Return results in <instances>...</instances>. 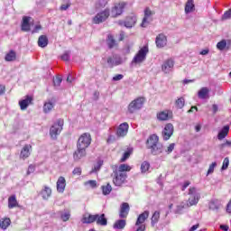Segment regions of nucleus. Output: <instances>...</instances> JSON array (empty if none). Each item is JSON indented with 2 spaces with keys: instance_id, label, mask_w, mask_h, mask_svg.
Here are the masks:
<instances>
[{
  "instance_id": "50",
  "label": "nucleus",
  "mask_w": 231,
  "mask_h": 231,
  "mask_svg": "<svg viewBox=\"0 0 231 231\" xmlns=\"http://www.w3.org/2000/svg\"><path fill=\"white\" fill-rule=\"evenodd\" d=\"M216 167H217V162H212L209 165V168H208V172H207V176H208L210 174H213L214 170L216 169Z\"/></svg>"
},
{
  "instance_id": "26",
  "label": "nucleus",
  "mask_w": 231,
  "mask_h": 231,
  "mask_svg": "<svg viewBox=\"0 0 231 231\" xmlns=\"http://www.w3.org/2000/svg\"><path fill=\"white\" fill-rule=\"evenodd\" d=\"M40 196L42 199L48 200L51 198V188L48 186H44L43 189L40 192Z\"/></svg>"
},
{
  "instance_id": "60",
  "label": "nucleus",
  "mask_w": 231,
  "mask_h": 231,
  "mask_svg": "<svg viewBox=\"0 0 231 231\" xmlns=\"http://www.w3.org/2000/svg\"><path fill=\"white\" fill-rule=\"evenodd\" d=\"M69 6H71V3L68 2L67 4H63L60 5V10H68V8H69Z\"/></svg>"
},
{
  "instance_id": "10",
  "label": "nucleus",
  "mask_w": 231,
  "mask_h": 231,
  "mask_svg": "<svg viewBox=\"0 0 231 231\" xmlns=\"http://www.w3.org/2000/svg\"><path fill=\"white\" fill-rule=\"evenodd\" d=\"M173 116L171 110H162L157 113V120L159 122H167L168 120H171Z\"/></svg>"
},
{
  "instance_id": "11",
  "label": "nucleus",
  "mask_w": 231,
  "mask_h": 231,
  "mask_svg": "<svg viewBox=\"0 0 231 231\" xmlns=\"http://www.w3.org/2000/svg\"><path fill=\"white\" fill-rule=\"evenodd\" d=\"M125 8V3L124 2L116 4L111 11L112 17H118V15H122L124 14Z\"/></svg>"
},
{
  "instance_id": "19",
  "label": "nucleus",
  "mask_w": 231,
  "mask_h": 231,
  "mask_svg": "<svg viewBox=\"0 0 231 231\" xmlns=\"http://www.w3.org/2000/svg\"><path fill=\"white\" fill-rule=\"evenodd\" d=\"M155 44L157 48H165L167 46V36L163 33L159 34L155 39Z\"/></svg>"
},
{
  "instance_id": "48",
  "label": "nucleus",
  "mask_w": 231,
  "mask_h": 231,
  "mask_svg": "<svg viewBox=\"0 0 231 231\" xmlns=\"http://www.w3.org/2000/svg\"><path fill=\"white\" fill-rule=\"evenodd\" d=\"M131 154H133V149L129 148L126 152H124L123 157L121 158V162H125V160L129 159Z\"/></svg>"
},
{
  "instance_id": "53",
  "label": "nucleus",
  "mask_w": 231,
  "mask_h": 231,
  "mask_svg": "<svg viewBox=\"0 0 231 231\" xmlns=\"http://www.w3.org/2000/svg\"><path fill=\"white\" fill-rule=\"evenodd\" d=\"M227 19H231V9L226 11L223 15H222V20L226 21Z\"/></svg>"
},
{
  "instance_id": "51",
  "label": "nucleus",
  "mask_w": 231,
  "mask_h": 231,
  "mask_svg": "<svg viewBox=\"0 0 231 231\" xmlns=\"http://www.w3.org/2000/svg\"><path fill=\"white\" fill-rule=\"evenodd\" d=\"M228 165H230V160L228 159V157H226L223 161V164H222V171H226V169H228Z\"/></svg>"
},
{
  "instance_id": "5",
  "label": "nucleus",
  "mask_w": 231,
  "mask_h": 231,
  "mask_svg": "<svg viewBox=\"0 0 231 231\" xmlns=\"http://www.w3.org/2000/svg\"><path fill=\"white\" fill-rule=\"evenodd\" d=\"M145 99L143 97H138L133 100L128 106V112L133 114L136 113V111L140 110L141 107H143V103Z\"/></svg>"
},
{
  "instance_id": "44",
  "label": "nucleus",
  "mask_w": 231,
  "mask_h": 231,
  "mask_svg": "<svg viewBox=\"0 0 231 231\" xmlns=\"http://www.w3.org/2000/svg\"><path fill=\"white\" fill-rule=\"evenodd\" d=\"M103 165H104V161L97 160V163L94 165V169L91 171V173L98 172V171H100Z\"/></svg>"
},
{
  "instance_id": "35",
  "label": "nucleus",
  "mask_w": 231,
  "mask_h": 231,
  "mask_svg": "<svg viewBox=\"0 0 231 231\" xmlns=\"http://www.w3.org/2000/svg\"><path fill=\"white\" fill-rule=\"evenodd\" d=\"M150 149H151L152 154H153L154 156H156L158 154H162V152H163V145H162L160 143L155 145V147H152Z\"/></svg>"
},
{
  "instance_id": "6",
  "label": "nucleus",
  "mask_w": 231,
  "mask_h": 231,
  "mask_svg": "<svg viewBox=\"0 0 231 231\" xmlns=\"http://www.w3.org/2000/svg\"><path fill=\"white\" fill-rule=\"evenodd\" d=\"M110 14L111 11L109 10V8H106L105 10L97 13V15L93 18L94 24H100V23L107 21Z\"/></svg>"
},
{
  "instance_id": "43",
  "label": "nucleus",
  "mask_w": 231,
  "mask_h": 231,
  "mask_svg": "<svg viewBox=\"0 0 231 231\" xmlns=\"http://www.w3.org/2000/svg\"><path fill=\"white\" fill-rule=\"evenodd\" d=\"M175 106H176V107H178V109H183V107L185 106V98L179 97L175 101Z\"/></svg>"
},
{
  "instance_id": "57",
  "label": "nucleus",
  "mask_w": 231,
  "mask_h": 231,
  "mask_svg": "<svg viewBox=\"0 0 231 231\" xmlns=\"http://www.w3.org/2000/svg\"><path fill=\"white\" fill-rule=\"evenodd\" d=\"M42 30V26L41 24H37L34 26V28L32 31V33H39Z\"/></svg>"
},
{
  "instance_id": "18",
  "label": "nucleus",
  "mask_w": 231,
  "mask_h": 231,
  "mask_svg": "<svg viewBox=\"0 0 231 231\" xmlns=\"http://www.w3.org/2000/svg\"><path fill=\"white\" fill-rule=\"evenodd\" d=\"M149 210H145L144 212L141 213L137 217L135 226H142V225H145V221L149 219Z\"/></svg>"
},
{
  "instance_id": "52",
  "label": "nucleus",
  "mask_w": 231,
  "mask_h": 231,
  "mask_svg": "<svg viewBox=\"0 0 231 231\" xmlns=\"http://www.w3.org/2000/svg\"><path fill=\"white\" fill-rule=\"evenodd\" d=\"M174 147H176V144L174 143H171L166 149L165 152L166 154H171L174 151Z\"/></svg>"
},
{
  "instance_id": "13",
  "label": "nucleus",
  "mask_w": 231,
  "mask_h": 231,
  "mask_svg": "<svg viewBox=\"0 0 231 231\" xmlns=\"http://www.w3.org/2000/svg\"><path fill=\"white\" fill-rule=\"evenodd\" d=\"M152 11H151V9L149 7H146L144 9V17L143 19V22L141 23L142 28H146L147 24H149V23H151V21H152Z\"/></svg>"
},
{
  "instance_id": "8",
  "label": "nucleus",
  "mask_w": 231,
  "mask_h": 231,
  "mask_svg": "<svg viewBox=\"0 0 231 231\" xmlns=\"http://www.w3.org/2000/svg\"><path fill=\"white\" fill-rule=\"evenodd\" d=\"M136 15L131 14L126 17L125 21L119 20L117 24H119V26H125V28H133V26L136 24Z\"/></svg>"
},
{
  "instance_id": "38",
  "label": "nucleus",
  "mask_w": 231,
  "mask_h": 231,
  "mask_svg": "<svg viewBox=\"0 0 231 231\" xmlns=\"http://www.w3.org/2000/svg\"><path fill=\"white\" fill-rule=\"evenodd\" d=\"M151 221L152 226H155V225L158 224V221H160V211H155L152 214Z\"/></svg>"
},
{
  "instance_id": "25",
  "label": "nucleus",
  "mask_w": 231,
  "mask_h": 231,
  "mask_svg": "<svg viewBox=\"0 0 231 231\" xmlns=\"http://www.w3.org/2000/svg\"><path fill=\"white\" fill-rule=\"evenodd\" d=\"M84 156H86V148L77 147V151L73 155L75 162H79V160H81Z\"/></svg>"
},
{
  "instance_id": "58",
  "label": "nucleus",
  "mask_w": 231,
  "mask_h": 231,
  "mask_svg": "<svg viewBox=\"0 0 231 231\" xmlns=\"http://www.w3.org/2000/svg\"><path fill=\"white\" fill-rule=\"evenodd\" d=\"M122 79H124V75L123 74H117V75L113 77L112 80H113V82H118V80H122Z\"/></svg>"
},
{
  "instance_id": "28",
  "label": "nucleus",
  "mask_w": 231,
  "mask_h": 231,
  "mask_svg": "<svg viewBox=\"0 0 231 231\" xmlns=\"http://www.w3.org/2000/svg\"><path fill=\"white\" fill-rule=\"evenodd\" d=\"M210 93V89L208 88L204 87L201 88L198 92V97L200 98V100H206V98H208Z\"/></svg>"
},
{
  "instance_id": "2",
  "label": "nucleus",
  "mask_w": 231,
  "mask_h": 231,
  "mask_svg": "<svg viewBox=\"0 0 231 231\" xmlns=\"http://www.w3.org/2000/svg\"><path fill=\"white\" fill-rule=\"evenodd\" d=\"M188 194L189 198L188 199L187 206L193 207V205H198L199 199H201V195L199 192H198V189H196V187L189 188Z\"/></svg>"
},
{
  "instance_id": "23",
  "label": "nucleus",
  "mask_w": 231,
  "mask_h": 231,
  "mask_svg": "<svg viewBox=\"0 0 231 231\" xmlns=\"http://www.w3.org/2000/svg\"><path fill=\"white\" fill-rule=\"evenodd\" d=\"M31 151H32V145L30 144H25L20 153V158L22 160H26V158L30 157L31 154Z\"/></svg>"
},
{
  "instance_id": "12",
  "label": "nucleus",
  "mask_w": 231,
  "mask_h": 231,
  "mask_svg": "<svg viewBox=\"0 0 231 231\" xmlns=\"http://www.w3.org/2000/svg\"><path fill=\"white\" fill-rule=\"evenodd\" d=\"M127 133H129V124L123 123L119 125L116 130V136L118 138H124V136H127Z\"/></svg>"
},
{
  "instance_id": "56",
  "label": "nucleus",
  "mask_w": 231,
  "mask_h": 231,
  "mask_svg": "<svg viewBox=\"0 0 231 231\" xmlns=\"http://www.w3.org/2000/svg\"><path fill=\"white\" fill-rule=\"evenodd\" d=\"M225 147H231V141H226V143L219 145V149L223 151Z\"/></svg>"
},
{
  "instance_id": "36",
  "label": "nucleus",
  "mask_w": 231,
  "mask_h": 231,
  "mask_svg": "<svg viewBox=\"0 0 231 231\" xmlns=\"http://www.w3.org/2000/svg\"><path fill=\"white\" fill-rule=\"evenodd\" d=\"M106 44L108 46V48L111 50L113 48H115V46H116V41L115 40V38L113 37V35L109 34L107 36L106 39Z\"/></svg>"
},
{
  "instance_id": "7",
  "label": "nucleus",
  "mask_w": 231,
  "mask_h": 231,
  "mask_svg": "<svg viewBox=\"0 0 231 231\" xmlns=\"http://www.w3.org/2000/svg\"><path fill=\"white\" fill-rule=\"evenodd\" d=\"M89 145H91V134H89L88 133L81 134L78 140L77 147L88 149Z\"/></svg>"
},
{
  "instance_id": "14",
  "label": "nucleus",
  "mask_w": 231,
  "mask_h": 231,
  "mask_svg": "<svg viewBox=\"0 0 231 231\" xmlns=\"http://www.w3.org/2000/svg\"><path fill=\"white\" fill-rule=\"evenodd\" d=\"M32 102H33V97L27 95L24 97L23 99H21L18 104L20 106V109L22 111H25V109H28V106H31Z\"/></svg>"
},
{
  "instance_id": "45",
  "label": "nucleus",
  "mask_w": 231,
  "mask_h": 231,
  "mask_svg": "<svg viewBox=\"0 0 231 231\" xmlns=\"http://www.w3.org/2000/svg\"><path fill=\"white\" fill-rule=\"evenodd\" d=\"M53 106H54V105L51 101L46 102L43 105V112L44 113H50V111H51V109H53Z\"/></svg>"
},
{
  "instance_id": "55",
  "label": "nucleus",
  "mask_w": 231,
  "mask_h": 231,
  "mask_svg": "<svg viewBox=\"0 0 231 231\" xmlns=\"http://www.w3.org/2000/svg\"><path fill=\"white\" fill-rule=\"evenodd\" d=\"M53 84H54V86H60V84H62V78H60V77H56V78L53 79Z\"/></svg>"
},
{
  "instance_id": "62",
  "label": "nucleus",
  "mask_w": 231,
  "mask_h": 231,
  "mask_svg": "<svg viewBox=\"0 0 231 231\" xmlns=\"http://www.w3.org/2000/svg\"><path fill=\"white\" fill-rule=\"evenodd\" d=\"M33 172H35V166H33V165L31 164V165L28 167L27 174L30 175V174H32V173H33Z\"/></svg>"
},
{
  "instance_id": "16",
  "label": "nucleus",
  "mask_w": 231,
  "mask_h": 231,
  "mask_svg": "<svg viewBox=\"0 0 231 231\" xmlns=\"http://www.w3.org/2000/svg\"><path fill=\"white\" fill-rule=\"evenodd\" d=\"M162 69L164 73H171L174 69V60H166L162 66Z\"/></svg>"
},
{
  "instance_id": "4",
  "label": "nucleus",
  "mask_w": 231,
  "mask_h": 231,
  "mask_svg": "<svg viewBox=\"0 0 231 231\" xmlns=\"http://www.w3.org/2000/svg\"><path fill=\"white\" fill-rule=\"evenodd\" d=\"M64 119H58L50 129V135L52 140H57V136L62 132Z\"/></svg>"
},
{
  "instance_id": "3",
  "label": "nucleus",
  "mask_w": 231,
  "mask_h": 231,
  "mask_svg": "<svg viewBox=\"0 0 231 231\" xmlns=\"http://www.w3.org/2000/svg\"><path fill=\"white\" fill-rule=\"evenodd\" d=\"M111 176L113 178V183L116 187H122L127 180V172L116 171V170H114Z\"/></svg>"
},
{
  "instance_id": "33",
  "label": "nucleus",
  "mask_w": 231,
  "mask_h": 231,
  "mask_svg": "<svg viewBox=\"0 0 231 231\" xmlns=\"http://www.w3.org/2000/svg\"><path fill=\"white\" fill-rule=\"evenodd\" d=\"M48 36L41 35L38 39V46L40 48H46L48 46Z\"/></svg>"
},
{
  "instance_id": "41",
  "label": "nucleus",
  "mask_w": 231,
  "mask_h": 231,
  "mask_svg": "<svg viewBox=\"0 0 231 231\" xmlns=\"http://www.w3.org/2000/svg\"><path fill=\"white\" fill-rule=\"evenodd\" d=\"M101 189L104 196H109V194H111V190H113V187H111V184L109 183L106 186H102Z\"/></svg>"
},
{
  "instance_id": "47",
  "label": "nucleus",
  "mask_w": 231,
  "mask_h": 231,
  "mask_svg": "<svg viewBox=\"0 0 231 231\" xmlns=\"http://www.w3.org/2000/svg\"><path fill=\"white\" fill-rule=\"evenodd\" d=\"M149 169H151V164L148 162H143L141 164V172H148Z\"/></svg>"
},
{
  "instance_id": "59",
  "label": "nucleus",
  "mask_w": 231,
  "mask_h": 231,
  "mask_svg": "<svg viewBox=\"0 0 231 231\" xmlns=\"http://www.w3.org/2000/svg\"><path fill=\"white\" fill-rule=\"evenodd\" d=\"M72 174H74V176H80L82 174V169L80 168H75L72 171Z\"/></svg>"
},
{
  "instance_id": "61",
  "label": "nucleus",
  "mask_w": 231,
  "mask_h": 231,
  "mask_svg": "<svg viewBox=\"0 0 231 231\" xmlns=\"http://www.w3.org/2000/svg\"><path fill=\"white\" fill-rule=\"evenodd\" d=\"M61 60H69V52L66 51L64 54L61 55Z\"/></svg>"
},
{
  "instance_id": "29",
  "label": "nucleus",
  "mask_w": 231,
  "mask_h": 231,
  "mask_svg": "<svg viewBox=\"0 0 231 231\" xmlns=\"http://www.w3.org/2000/svg\"><path fill=\"white\" fill-rule=\"evenodd\" d=\"M196 10V5H194V0H188L186 5H185V14H192Z\"/></svg>"
},
{
  "instance_id": "9",
  "label": "nucleus",
  "mask_w": 231,
  "mask_h": 231,
  "mask_svg": "<svg viewBox=\"0 0 231 231\" xmlns=\"http://www.w3.org/2000/svg\"><path fill=\"white\" fill-rule=\"evenodd\" d=\"M174 134V125L171 123L165 125L164 129L162 131V138L167 142V140H171V136Z\"/></svg>"
},
{
  "instance_id": "64",
  "label": "nucleus",
  "mask_w": 231,
  "mask_h": 231,
  "mask_svg": "<svg viewBox=\"0 0 231 231\" xmlns=\"http://www.w3.org/2000/svg\"><path fill=\"white\" fill-rule=\"evenodd\" d=\"M189 185H190V181L187 180L185 181L183 184H182V188H181V190L184 191L187 187H189Z\"/></svg>"
},
{
  "instance_id": "46",
  "label": "nucleus",
  "mask_w": 231,
  "mask_h": 231,
  "mask_svg": "<svg viewBox=\"0 0 231 231\" xmlns=\"http://www.w3.org/2000/svg\"><path fill=\"white\" fill-rule=\"evenodd\" d=\"M61 220L66 223V221H69V218L71 217V213L69 211H65L60 214Z\"/></svg>"
},
{
  "instance_id": "15",
  "label": "nucleus",
  "mask_w": 231,
  "mask_h": 231,
  "mask_svg": "<svg viewBox=\"0 0 231 231\" xmlns=\"http://www.w3.org/2000/svg\"><path fill=\"white\" fill-rule=\"evenodd\" d=\"M107 64L110 68L120 66V64H124V60L120 56L114 55L112 58L107 59Z\"/></svg>"
},
{
  "instance_id": "49",
  "label": "nucleus",
  "mask_w": 231,
  "mask_h": 231,
  "mask_svg": "<svg viewBox=\"0 0 231 231\" xmlns=\"http://www.w3.org/2000/svg\"><path fill=\"white\" fill-rule=\"evenodd\" d=\"M217 50H220V51H223V50H225V48H226V41L222 40V41L218 42L217 44Z\"/></svg>"
},
{
  "instance_id": "34",
  "label": "nucleus",
  "mask_w": 231,
  "mask_h": 231,
  "mask_svg": "<svg viewBox=\"0 0 231 231\" xmlns=\"http://www.w3.org/2000/svg\"><path fill=\"white\" fill-rule=\"evenodd\" d=\"M15 59H17V53L14 51H10L5 57L6 62H14Z\"/></svg>"
},
{
  "instance_id": "22",
  "label": "nucleus",
  "mask_w": 231,
  "mask_h": 231,
  "mask_svg": "<svg viewBox=\"0 0 231 231\" xmlns=\"http://www.w3.org/2000/svg\"><path fill=\"white\" fill-rule=\"evenodd\" d=\"M32 21V17L30 16H23V21H22V24H21V29L22 32H30V22Z\"/></svg>"
},
{
  "instance_id": "21",
  "label": "nucleus",
  "mask_w": 231,
  "mask_h": 231,
  "mask_svg": "<svg viewBox=\"0 0 231 231\" xmlns=\"http://www.w3.org/2000/svg\"><path fill=\"white\" fill-rule=\"evenodd\" d=\"M56 187L57 192H59L60 194H63L64 190H66V179L60 176L57 180Z\"/></svg>"
},
{
  "instance_id": "39",
  "label": "nucleus",
  "mask_w": 231,
  "mask_h": 231,
  "mask_svg": "<svg viewBox=\"0 0 231 231\" xmlns=\"http://www.w3.org/2000/svg\"><path fill=\"white\" fill-rule=\"evenodd\" d=\"M108 3H109V0H97L96 2V8H97V10H100L102 8H106V6H107Z\"/></svg>"
},
{
  "instance_id": "20",
  "label": "nucleus",
  "mask_w": 231,
  "mask_h": 231,
  "mask_svg": "<svg viewBox=\"0 0 231 231\" xmlns=\"http://www.w3.org/2000/svg\"><path fill=\"white\" fill-rule=\"evenodd\" d=\"M159 137L156 134H152L149 136L148 140L146 141V146L148 149H152V147H155L156 145L160 144L158 143Z\"/></svg>"
},
{
  "instance_id": "40",
  "label": "nucleus",
  "mask_w": 231,
  "mask_h": 231,
  "mask_svg": "<svg viewBox=\"0 0 231 231\" xmlns=\"http://www.w3.org/2000/svg\"><path fill=\"white\" fill-rule=\"evenodd\" d=\"M10 223H11L10 218L1 219L0 220V228H2V230H6V228H8V226H10Z\"/></svg>"
},
{
  "instance_id": "37",
  "label": "nucleus",
  "mask_w": 231,
  "mask_h": 231,
  "mask_svg": "<svg viewBox=\"0 0 231 231\" xmlns=\"http://www.w3.org/2000/svg\"><path fill=\"white\" fill-rule=\"evenodd\" d=\"M114 171H116L117 172H127V171H131V167L127 164H121L119 166H116Z\"/></svg>"
},
{
  "instance_id": "63",
  "label": "nucleus",
  "mask_w": 231,
  "mask_h": 231,
  "mask_svg": "<svg viewBox=\"0 0 231 231\" xmlns=\"http://www.w3.org/2000/svg\"><path fill=\"white\" fill-rule=\"evenodd\" d=\"M212 111H213V115H216V113H217V111H219V106L216 104H214L212 106Z\"/></svg>"
},
{
  "instance_id": "1",
  "label": "nucleus",
  "mask_w": 231,
  "mask_h": 231,
  "mask_svg": "<svg viewBox=\"0 0 231 231\" xmlns=\"http://www.w3.org/2000/svg\"><path fill=\"white\" fill-rule=\"evenodd\" d=\"M147 53H149V47L145 45L143 48H141L134 55L131 61V66H136L138 64L145 62V60H147Z\"/></svg>"
},
{
  "instance_id": "54",
  "label": "nucleus",
  "mask_w": 231,
  "mask_h": 231,
  "mask_svg": "<svg viewBox=\"0 0 231 231\" xmlns=\"http://www.w3.org/2000/svg\"><path fill=\"white\" fill-rule=\"evenodd\" d=\"M85 185L86 186L89 185V187H91V189H95V188H97V180H88L85 182Z\"/></svg>"
},
{
  "instance_id": "31",
  "label": "nucleus",
  "mask_w": 231,
  "mask_h": 231,
  "mask_svg": "<svg viewBox=\"0 0 231 231\" xmlns=\"http://www.w3.org/2000/svg\"><path fill=\"white\" fill-rule=\"evenodd\" d=\"M15 207H19V202H17V198L15 195H12L8 198V208H15Z\"/></svg>"
},
{
  "instance_id": "27",
  "label": "nucleus",
  "mask_w": 231,
  "mask_h": 231,
  "mask_svg": "<svg viewBox=\"0 0 231 231\" xmlns=\"http://www.w3.org/2000/svg\"><path fill=\"white\" fill-rule=\"evenodd\" d=\"M97 221V215L85 214L81 219V222L85 225H90Z\"/></svg>"
},
{
  "instance_id": "42",
  "label": "nucleus",
  "mask_w": 231,
  "mask_h": 231,
  "mask_svg": "<svg viewBox=\"0 0 231 231\" xmlns=\"http://www.w3.org/2000/svg\"><path fill=\"white\" fill-rule=\"evenodd\" d=\"M208 207H209L210 210H219V207H220L219 201H217V200H211L209 202Z\"/></svg>"
},
{
  "instance_id": "24",
  "label": "nucleus",
  "mask_w": 231,
  "mask_h": 231,
  "mask_svg": "<svg viewBox=\"0 0 231 231\" xmlns=\"http://www.w3.org/2000/svg\"><path fill=\"white\" fill-rule=\"evenodd\" d=\"M96 222L97 225H99L100 226H107L106 214H96Z\"/></svg>"
},
{
  "instance_id": "30",
  "label": "nucleus",
  "mask_w": 231,
  "mask_h": 231,
  "mask_svg": "<svg viewBox=\"0 0 231 231\" xmlns=\"http://www.w3.org/2000/svg\"><path fill=\"white\" fill-rule=\"evenodd\" d=\"M125 225H127V222L125 221V219H118L114 223L113 229L124 230L125 228Z\"/></svg>"
},
{
  "instance_id": "32",
  "label": "nucleus",
  "mask_w": 231,
  "mask_h": 231,
  "mask_svg": "<svg viewBox=\"0 0 231 231\" xmlns=\"http://www.w3.org/2000/svg\"><path fill=\"white\" fill-rule=\"evenodd\" d=\"M228 131H230V126H224L217 134L218 140H224V138H226V136H228Z\"/></svg>"
},
{
  "instance_id": "17",
  "label": "nucleus",
  "mask_w": 231,
  "mask_h": 231,
  "mask_svg": "<svg viewBox=\"0 0 231 231\" xmlns=\"http://www.w3.org/2000/svg\"><path fill=\"white\" fill-rule=\"evenodd\" d=\"M129 210L131 208L129 207V203L124 202L121 204L120 211H119V217L124 219L129 216Z\"/></svg>"
}]
</instances>
